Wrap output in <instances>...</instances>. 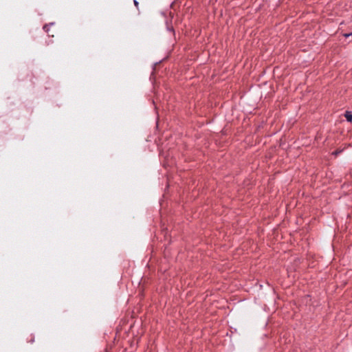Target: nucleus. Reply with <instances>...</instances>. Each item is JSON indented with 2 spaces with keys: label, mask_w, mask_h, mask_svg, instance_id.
Segmentation results:
<instances>
[{
  "label": "nucleus",
  "mask_w": 352,
  "mask_h": 352,
  "mask_svg": "<svg viewBox=\"0 0 352 352\" xmlns=\"http://www.w3.org/2000/svg\"><path fill=\"white\" fill-rule=\"evenodd\" d=\"M345 118L347 121H349V122L352 121V114H351V113L349 111H346Z\"/></svg>",
  "instance_id": "1"
},
{
  "label": "nucleus",
  "mask_w": 352,
  "mask_h": 352,
  "mask_svg": "<svg viewBox=\"0 0 352 352\" xmlns=\"http://www.w3.org/2000/svg\"><path fill=\"white\" fill-rule=\"evenodd\" d=\"M43 29L45 30V31L49 34V36H54V34H50V30H49V28H48V25H45L43 27Z\"/></svg>",
  "instance_id": "2"
},
{
  "label": "nucleus",
  "mask_w": 352,
  "mask_h": 352,
  "mask_svg": "<svg viewBox=\"0 0 352 352\" xmlns=\"http://www.w3.org/2000/svg\"><path fill=\"white\" fill-rule=\"evenodd\" d=\"M133 2H134V5L135 6V7L137 8H138L139 3L136 0H134Z\"/></svg>",
  "instance_id": "3"
},
{
  "label": "nucleus",
  "mask_w": 352,
  "mask_h": 352,
  "mask_svg": "<svg viewBox=\"0 0 352 352\" xmlns=\"http://www.w3.org/2000/svg\"><path fill=\"white\" fill-rule=\"evenodd\" d=\"M340 152H341V151H340V150H337V151H334V152L333 153V154H334V155H338Z\"/></svg>",
  "instance_id": "4"
}]
</instances>
